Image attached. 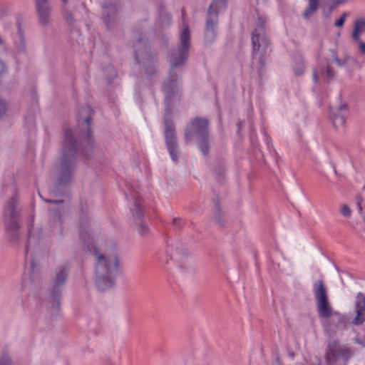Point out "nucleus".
I'll list each match as a JSON object with an SVG mask.
<instances>
[{"instance_id":"obj_45","label":"nucleus","mask_w":365,"mask_h":365,"mask_svg":"<svg viewBox=\"0 0 365 365\" xmlns=\"http://www.w3.org/2000/svg\"><path fill=\"white\" fill-rule=\"evenodd\" d=\"M357 205H358V206H359V210H362V207H361V202H360V201H358V202H357Z\"/></svg>"},{"instance_id":"obj_25","label":"nucleus","mask_w":365,"mask_h":365,"mask_svg":"<svg viewBox=\"0 0 365 365\" xmlns=\"http://www.w3.org/2000/svg\"><path fill=\"white\" fill-rule=\"evenodd\" d=\"M365 32V19L360 18L356 19L354 24V29L351 34L353 40H359L361 34Z\"/></svg>"},{"instance_id":"obj_31","label":"nucleus","mask_w":365,"mask_h":365,"mask_svg":"<svg viewBox=\"0 0 365 365\" xmlns=\"http://www.w3.org/2000/svg\"><path fill=\"white\" fill-rule=\"evenodd\" d=\"M6 109L5 101L0 99V119L6 114Z\"/></svg>"},{"instance_id":"obj_8","label":"nucleus","mask_w":365,"mask_h":365,"mask_svg":"<svg viewBox=\"0 0 365 365\" xmlns=\"http://www.w3.org/2000/svg\"><path fill=\"white\" fill-rule=\"evenodd\" d=\"M17 202L18 197L16 195H14L7 202L4 212L5 230L10 240L14 242H18L19 239V210L17 207Z\"/></svg>"},{"instance_id":"obj_40","label":"nucleus","mask_w":365,"mask_h":365,"mask_svg":"<svg viewBox=\"0 0 365 365\" xmlns=\"http://www.w3.org/2000/svg\"><path fill=\"white\" fill-rule=\"evenodd\" d=\"M313 80L316 83L319 82L318 71L317 68H313Z\"/></svg>"},{"instance_id":"obj_15","label":"nucleus","mask_w":365,"mask_h":365,"mask_svg":"<svg viewBox=\"0 0 365 365\" xmlns=\"http://www.w3.org/2000/svg\"><path fill=\"white\" fill-rule=\"evenodd\" d=\"M120 8V6L118 4H113L110 3H106L103 6V20L108 29L113 28L116 21L115 14Z\"/></svg>"},{"instance_id":"obj_16","label":"nucleus","mask_w":365,"mask_h":365,"mask_svg":"<svg viewBox=\"0 0 365 365\" xmlns=\"http://www.w3.org/2000/svg\"><path fill=\"white\" fill-rule=\"evenodd\" d=\"M330 52L332 56V61L339 67L347 66L349 67L348 71L350 73L352 72L354 68L359 63V61L355 58L348 53H346L343 58H339L336 50L331 49Z\"/></svg>"},{"instance_id":"obj_39","label":"nucleus","mask_w":365,"mask_h":365,"mask_svg":"<svg viewBox=\"0 0 365 365\" xmlns=\"http://www.w3.org/2000/svg\"><path fill=\"white\" fill-rule=\"evenodd\" d=\"M6 71V66L5 63L0 60V76L4 74Z\"/></svg>"},{"instance_id":"obj_34","label":"nucleus","mask_w":365,"mask_h":365,"mask_svg":"<svg viewBox=\"0 0 365 365\" xmlns=\"http://www.w3.org/2000/svg\"><path fill=\"white\" fill-rule=\"evenodd\" d=\"M11 361L10 357L4 354L0 359V365H11Z\"/></svg>"},{"instance_id":"obj_9","label":"nucleus","mask_w":365,"mask_h":365,"mask_svg":"<svg viewBox=\"0 0 365 365\" xmlns=\"http://www.w3.org/2000/svg\"><path fill=\"white\" fill-rule=\"evenodd\" d=\"M227 6V0H212L209 6L207 12L205 27V40L207 43H212L217 35V27L218 24V16L221 9H224Z\"/></svg>"},{"instance_id":"obj_11","label":"nucleus","mask_w":365,"mask_h":365,"mask_svg":"<svg viewBox=\"0 0 365 365\" xmlns=\"http://www.w3.org/2000/svg\"><path fill=\"white\" fill-rule=\"evenodd\" d=\"M351 355V351L341 345L338 341L329 340L328 341L325 354L326 361L328 364H333L336 363L339 356L348 361Z\"/></svg>"},{"instance_id":"obj_37","label":"nucleus","mask_w":365,"mask_h":365,"mask_svg":"<svg viewBox=\"0 0 365 365\" xmlns=\"http://www.w3.org/2000/svg\"><path fill=\"white\" fill-rule=\"evenodd\" d=\"M332 2L331 9H334L341 4H344L348 1V0H330Z\"/></svg>"},{"instance_id":"obj_43","label":"nucleus","mask_w":365,"mask_h":365,"mask_svg":"<svg viewBox=\"0 0 365 365\" xmlns=\"http://www.w3.org/2000/svg\"><path fill=\"white\" fill-rule=\"evenodd\" d=\"M356 342L358 344H362L364 346H365V342L364 341H362L361 340H360L359 339H356Z\"/></svg>"},{"instance_id":"obj_1","label":"nucleus","mask_w":365,"mask_h":365,"mask_svg":"<svg viewBox=\"0 0 365 365\" xmlns=\"http://www.w3.org/2000/svg\"><path fill=\"white\" fill-rule=\"evenodd\" d=\"M190 46V34L186 26L180 35V44L171 51L169 62L170 69L168 77L162 85V91L165 95V109L164 113L165 139L167 149L174 162L178 160L179 146L177 143L175 126L172 118V106L174 101H180L182 88L178 75L175 69L185 63L189 53Z\"/></svg>"},{"instance_id":"obj_41","label":"nucleus","mask_w":365,"mask_h":365,"mask_svg":"<svg viewBox=\"0 0 365 365\" xmlns=\"http://www.w3.org/2000/svg\"><path fill=\"white\" fill-rule=\"evenodd\" d=\"M46 201L49 202V203L56 204V205L62 204L63 202V200H46Z\"/></svg>"},{"instance_id":"obj_21","label":"nucleus","mask_w":365,"mask_h":365,"mask_svg":"<svg viewBox=\"0 0 365 365\" xmlns=\"http://www.w3.org/2000/svg\"><path fill=\"white\" fill-rule=\"evenodd\" d=\"M319 70L321 75L326 78L327 83H329V81L333 80L336 76V72L330 66L328 61L320 63L319 65Z\"/></svg>"},{"instance_id":"obj_17","label":"nucleus","mask_w":365,"mask_h":365,"mask_svg":"<svg viewBox=\"0 0 365 365\" xmlns=\"http://www.w3.org/2000/svg\"><path fill=\"white\" fill-rule=\"evenodd\" d=\"M317 309L320 317L324 319H329L331 317H339V314L336 312H334L331 304L329 302V298L316 301Z\"/></svg>"},{"instance_id":"obj_7","label":"nucleus","mask_w":365,"mask_h":365,"mask_svg":"<svg viewBox=\"0 0 365 365\" xmlns=\"http://www.w3.org/2000/svg\"><path fill=\"white\" fill-rule=\"evenodd\" d=\"M135 58L146 75L152 76L157 73L158 58L153 56L148 48L142 34H138V39L134 43Z\"/></svg>"},{"instance_id":"obj_19","label":"nucleus","mask_w":365,"mask_h":365,"mask_svg":"<svg viewBox=\"0 0 365 365\" xmlns=\"http://www.w3.org/2000/svg\"><path fill=\"white\" fill-rule=\"evenodd\" d=\"M355 317L353 319H365V294L358 292L354 300Z\"/></svg>"},{"instance_id":"obj_18","label":"nucleus","mask_w":365,"mask_h":365,"mask_svg":"<svg viewBox=\"0 0 365 365\" xmlns=\"http://www.w3.org/2000/svg\"><path fill=\"white\" fill-rule=\"evenodd\" d=\"M348 115V106L346 103H343L339 106L337 110L332 113L331 119L334 127L336 128L343 127L345 125Z\"/></svg>"},{"instance_id":"obj_24","label":"nucleus","mask_w":365,"mask_h":365,"mask_svg":"<svg viewBox=\"0 0 365 365\" xmlns=\"http://www.w3.org/2000/svg\"><path fill=\"white\" fill-rule=\"evenodd\" d=\"M215 203V210L212 214V219L216 223L217 226L220 227H224L226 223V221L222 215V210L220 207L219 200H214Z\"/></svg>"},{"instance_id":"obj_23","label":"nucleus","mask_w":365,"mask_h":365,"mask_svg":"<svg viewBox=\"0 0 365 365\" xmlns=\"http://www.w3.org/2000/svg\"><path fill=\"white\" fill-rule=\"evenodd\" d=\"M313 292L316 301L328 298L327 289L322 280H317L314 282Z\"/></svg>"},{"instance_id":"obj_30","label":"nucleus","mask_w":365,"mask_h":365,"mask_svg":"<svg viewBox=\"0 0 365 365\" xmlns=\"http://www.w3.org/2000/svg\"><path fill=\"white\" fill-rule=\"evenodd\" d=\"M348 16V14L346 12H344L341 16L339 17V19H337L335 22H334V26L336 27H342L344 24V22L346 21V18Z\"/></svg>"},{"instance_id":"obj_3","label":"nucleus","mask_w":365,"mask_h":365,"mask_svg":"<svg viewBox=\"0 0 365 365\" xmlns=\"http://www.w3.org/2000/svg\"><path fill=\"white\" fill-rule=\"evenodd\" d=\"M89 209L86 204H81L79 214V235L83 246L96 258L95 282L100 292H106L115 285L116 277L120 269L117 255H104L96 247L90 235Z\"/></svg>"},{"instance_id":"obj_4","label":"nucleus","mask_w":365,"mask_h":365,"mask_svg":"<svg viewBox=\"0 0 365 365\" xmlns=\"http://www.w3.org/2000/svg\"><path fill=\"white\" fill-rule=\"evenodd\" d=\"M252 63L257 64V70L260 78L265 71L267 51L271 46V41L267 33L266 21L259 16L257 26L252 32Z\"/></svg>"},{"instance_id":"obj_10","label":"nucleus","mask_w":365,"mask_h":365,"mask_svg":"<svg viewBox=\"0 0 365 365\" xmlns=\"http://www.w3.org/2000/svg\"><path fill=\"white\" fill-rule=\"evenodd\" d=\"M29 239L25 247V259L29 262L30 267L28 271V279H24L25 282L29 281L31 284L37 285L41 282V274L36 264L33 254L36 245V238L32 235L31 230L29 232Z\"/></svg>"},{"instance_id":"obj_46","label":"nucleus","mask_w":365,"mask_h":365,"mask_svg":"<svg viewBox=\"0 0 365 365\" xmlns=\"http://www.w3.org/2000/svg\"><path fill=\"white\" fill-rule=\"evenodd\" d=\"M181 11H182V18H184L185 15V9L183 8Z\"/></svg>"},{"instance_id":"obj_12","label":"nucleus","mask_w":365,"mask_h":365,"mask_svg":"<svg viewBox=\"0 0 365 365\" xmlns=\"http://www.w3.org/2000/svg\"><path fill=\"white\" fill-rule=\"evenodd\" d=\"M126 198L129 200V197L133 202V207L130 209V212L134 220V222L136 225L138 233L142 236H145L148 232V227L145 225L143 221V213L141 208V200L135 195L132 194L126 195Z\"/></svg>"},{"instance_id":"obj_42","label":"nucleus","mask_w":365,"mask_h":365,"mask_svg":"<svg viewBox=\"0 0 365 365\" xmlns=\"http://www.w3.org/2000/svg\"><path fill=\"white\" fill-rule=\"evenodd\" d=\"M353 324L356 325H361L364 322V321H352Z\"/></svg>"},{"instance_id":"obj_38","label":"nucleus","mask_w":365,"mask_h":365,"mask_svg":"<svg viewBox=\"0 0 365 365\" xmlns=\"http://www.w3.org/2000/svg\"><path fill=\"white\" fill-rule=\"evenodd\" d=\"M18 33H19V38H20V42L23 45V48L24 49V34H23V31H22V29L21 28L20 24L18 25Z\"/></svg>"},{"instance_id":"obj_6","label":"nucleus","mask_w":365,"mask_h":365,"mask_svg":"<svg viewBox=\"0 0 365 365\" xmlns=\"http://www.w3.org/2000/svg\"><path fill=\"white\" fill-rule=\"evenodd\" d=\"M69 269L67 266L58 267L51 277L48 303L51 312L57 315L60 311L63 290L68 280Z\"/></svg>"},{"instance_id":"obj_32","label":"nucleus","mask_w":365,"mask_h":365,"mask_svg":"<svg viewBox=\"0 0 365 365\" xmlns=\"http://www.w3.org/2000/svg\"><path fill=\"white\" fill-rule=\"evenodd\" d=\"M296 66H298V67L294 68L295 73L297 75L302 74L304 73V62L302 61L301 62L298 63Z\"/></svg>"},{"instance_id":"obj_44","label":"nucleus","mask_w":365,"mask_h":365,"mask_svg":"<svg viewBox=\"0 0 365 365\" xmlns=\"http://www.w3.org/2000/svg\"><path fill=\"white\" fill-rule=\"evenodd\" d=\"M106 365H113V364L109 359H107Z\"/></svg>"},{"instance_id":"obj_36","label":"nucleus","mask_w":365,"mask_h":365,"mask_svg":"<svg viewBox=\"0 0 365 365\" xmlns=\"http://www.w3.org/2000/svg\"><path fill=\"white\" fill-rule=\"evenodd\" d=\"M173 224L177 229H182L183 227L182 220L180 218H173Z\"/></svg>"},{"instance_id":"obj_13","label":"nucleus","mask_w":365,"mask_h":365,"mask_svg":"<svg viewBox=\"0 0 365 365\" xmlns=\"http://www.w3.org/2000/svg\"><path fill=\"white\" fill-rule=\"evenodd\" d=\"M39 24L47 27L51 22L52 7L48 0H34Z\"/></svg>"},{"instance_id":"obj_28","label":"nucleus","mask_w":365,"mask_h":365,"mask_svg":"<svg viewBox=\"0 0 365 365\" xmlns=\"http://www.w3.org/2000/svg\"><path fill=\"white\" fill-rule=\"evenodd\" d=\"M225 168L224 165L220 164L215 168L214 173L215 175L216 179L219 182L223 181L224 177H225Z\"/></svg>"},{"instance_id":"obj_20","label":"nucleus","mask_w":365,"mask_h":365,"mask_svg":"<svg viewBox=\"0 0 365 365\" xmlns=\"http://www.w3.org/2000/svg\"><path fill=\"white\" fill-rule=\"evenodd\" d=\"M344 327V321H323V328L326 335L331 338Z\"/></svg>"},{"instance_id":"obj_35","label":"nucleus","mask_w":365,"mask_h":365,"mask_svg":"<svg viewBox=\"0 0 365 365\" xmlns=\"http://www.w3.org/2000/svg\"><path fill=\"white\" fill-rule=\"evenodd\" d=\"M356 43H358L359 51L364 54L365 53V43L361 41V37H359V40H354Z\"/></svg>"},{"instance_id":"obj_27","label":"nucleus","mask_w":365,"mask_h":365,"mask_svg":"<svg viewBox=\"0 0 365 365\" xmlns=\"http://www.w3.org/2000/svg\"><path fill=\"white\" fill-rule=\"evenodd\" d=\"M61 1L64 5L62 8V14H63V20L66 21V23L68 24V26L70 28H74L76 20L74 19L73 14L70 10H68V9H66L65 7V6L68 4V0H61Z\"/></svg>"},{"instance_id":"obj_33","label":"nucleus","mask_w":365,"mask_h":365,"mask_svg":"<svg viewBox=\"0 0 365 365\" xmlns=\"http://www.w3.org/2000/svg\"><path fill=\"white\" fill-rule=\"evenodd\" d=\"M351 211L348 205H343L341 208V214L344 217H349L351 215Z\"/></svg>"},{"instance_id":"obj_29","label":"nucleus","mask_w":365,"mask_h":365,"mask_svg":"<svg viewBox=\"0 0 365 365\" xmlns=\"http://www.w3.org/2000/svg\"><path fill=\"white\" fill-rule=\"evenodd\" d=\"M105 72L108 74V81L110 83L117 76V73L112 66H108L105 68Z\"/></svg>"},{"instance_id":"obj_14","label":"nucleus","mask_w":365,"mask_h":365,"mask_svg":"<svg viewBox=\"0 0 365 365\" xmlns=\"http://www.w3.org/2000/svg\"><path fill=\"white\" fill-rule=\"evenodd\" d=\"M166 252L167 255L170 256V259H174L181 262V264H180V267L181 269H186L187 264L184 263V261L187 259L189 252L187 249L181 245V243L176 242L175 245H168Z\"/></svg>"},{"instance_id":"obj_22","label":"nucleus","mask_w":365,"mask_h":365,"mask_svg":"<svg viewBox=\"0 0 365 365\" xmlns=\"http://www.w3.org/2000/svg\"><path fill=\"white\" fill-rule=\"evenodd\" d=\"M308 6L303 11L302 16L306 21L309 20L319 9V0H307Z\"/></svg>"},{"instance_id":"obj_5","label":"nucleus","mask_w":365,"mask_h":365,"mask_svg":"<svg viewBox=\"0 0 365 365\" xmlns=\"http://www.w3.org/2000/svg\"><path fill=\"white\" fill-rule=\"evenodd\" d=\"M209 123L207 118L196 117L185 129V143H189L195 139L204 156H207L210 152Z\"/></svg>"},{"instance_id":"obj_47","label":"nucleus","mask_w":365,"mask_h":365,"mask_svg":"<svg viewBox=\"0 0 365 365\" xmlns=\"http://www.w3.org/2000/svg\"><path fill=\"white\" fill-rule=\"evenodd\" d=\"M363 195H365V186L363 187Z\"/></svg>"},{"instance_id":"obj_26","label":"nucleus","mask_w":365,"mask_h":365,"mask_svg":"<svg viewBox=\"0 0 365 365\" xmlns=\"http://www.w3.org/2000/svg\"><path fill=\"white\" fill-rule=\"evenodd\" d=\"M50 217L56 226L58 234L60 236H62L63 235V229L62 226L63 222L61 211L59 210H51Z\"/></svg>"},{"instance_id":"obj_2","label":"nucleus","mask_w":365,"mask_h":365,"mask_svg":"<svg viewBox=\"0 0 365 365\" xmlns=\"http://www.w3.org/2000/svg\"><path fill=\"white\" fill-rule=\"evenodd\" d=\"M93 113V110L88 105L82 106L79 110L78 123L80 125L82 123L86 125L83 142L80 141L81 138L76 136L72 129L64 130L61 160L56 168V183L51 192L56 193L60 187L67 185L72 181L78 153H82L86 158L91 156L94 141L91 135L90 123Z\"/></svg>"}]
</instances>
